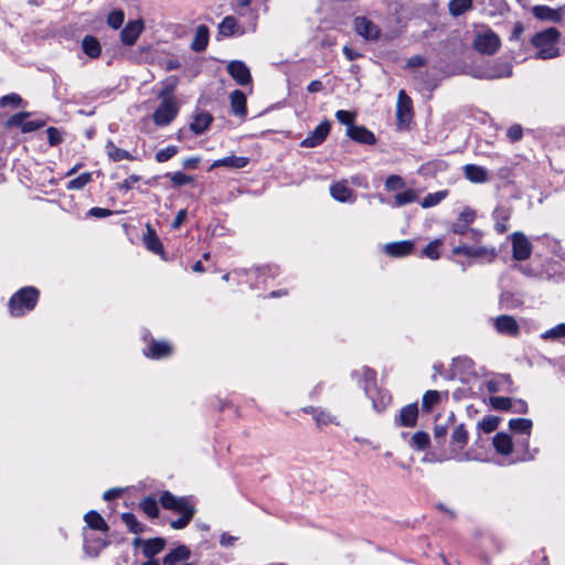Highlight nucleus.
Wrapping results in <instances>:
<instances>
[{"label":"nucleus","instance_id":"09e8293b","mask_svg":"<svg viewBox=\"0 0 565 565\" xmlns=\"http://www.w3.org/2000/svg\"><path fill=\"white\" fill-rule=\"evenodd\" d=\"M125 20V13L121 10H114L107 17V24L117 30L119 29Z\"/></svg>","mask_w":565,"mask_h":565},{"label":"nucleus","instance_id":"a211bd4d","mask_svg":"<svg viewBox=\"0 0 565 565\" xmlns=\"http://www.w3.org/2000/svg\"><path fill=\"white\" fill-rule=\"evenodd\" d=\"M244 33L245 30L233 15L225 17L218 24V34L222 36L228 38L236 34L243 35Z\"/></svg>","mask_w":565,"mask_h":565},{"label":"nucleus","instance_id":"f257e3e1","mask_svg":"<svg viewBox=\"0 0 565 565\" xmlns=\"http://www.w3.org/2000/svg\"><path fill=\"white\" fill-rule=\"evenodd\" d=\"M559 38L561 33L555 28L537 32L531 40L532 45L537 50L536 57L548 60L559 56V49L557 47Z\"/></svg>","mask_w":565,"mask_h":565},{"label":"nucleus","instance_id":"7ed1b4c3","mask_svg":"<svg viewBox=\"0 0 565 565\" xmlns=\"http://www.w3.org/2000/svg\"><path fill=\"white\" fill-rule=\"evenodd\" d=\"M179 113L174 98L161 99V104L153 111L152 119L157 126H167L173 121Z\"/></svg>","mask_w":565,"mask_h":565},{"label":"nucleus","instance_id":"e2e57ef3","mask_svg":"<svg viewBox=\"0 0 565 565\" xmlns=\"http://www.w3.org/2000/svg\"><path fill=\"white\" fill-rule=\"evenodd\" d=\"M46 135H47L49 143L51 146H56L62 141L61 132L55 127L47 128Z\"/></svg>","mask_w":565,"mask_h":565},{"label":"nucleus","instance_id":"79ce46f5","mask_svg":"<svg viewBox=\"0 0 565 565\" xmlns=\"http://www.w3.org/2000/svg\"><path fill=\"white\" fill-rule=\"evenodd\" d=\"M139 507L150 518H157L159 514V507L153 498H145L140 501Z\"/></svg>","mask_w":565,"mask_h":565},{"label":"nucleus","instance_id":"f3484780","mask_svg":"<svg viewBox=\"0 0 565 565\" xmlns=\"http://www.w3.org/2000/svg\"><path fill=\"white\" fill-rule=\"evenodd\" d=\"M415 243L413 241H401L388 243L384 246V250L392 257H403L413 253Z\"/></svg>","mask_w":565,"mask_h":565},{"label":"nucleus","instance_id":"37998d69","mask_svg":"<svg viewBox=\"0 0 565 565\" xmlns=\"http://www.w3.org/2000/svg\"><path fill=\"white\" fill-rule=\"evenodd\" d=\"M489 402L491 407L498 411H509L513 406V401L510 397L492 396Z\"/></svg>","mask_w":565,"mask_h":565},{"label":"nucleus","instance_id":"aec40b11","mask_svg":"<svg viewBox=\"0 0 565 565\" xmlns=\"http://www.w3.org/2000/svg\"><path fill=\"white\" fill-rule=\"evenodd\" d=\"M212 121L213 117L211 114L206 111H196L195 115L193 116L192 122L190 124V129L195 135H201L209 129Z\"/></svg>","mask_w":565,"mask_h":565},{"label":"nucleus","instance_id":"39448f33","mask_svg":"<svg viewBox=\"0 0 565 565\" xmlns=\"http://www.w3.org/2000/svg\"><path fill=\"white\" fill-rule=\"evenodd\" d=\"M475 218L476 212L473 210H471L470 207L463 209L460 212L457 221L452 224V232L460 235L469 232L471 237L478 241L481 237L482 233L478 230L469 228V225L475 221Z\"/></svg>","mask_w":565,"mask_h":565},{"label":"nucleus","instance_id":"0eeeda50","mask_svg":"<svg viewBox=\"0 0 565 565\" xmlns=\"http://www.w3.org/2000/svg\"><path fill=\"white\" fill-rule=\"evenodd\" d=\"M455 255H466L468 257L484 258L492 262L497 257V250L493 247L459 245L452 249Z\"/></svg>","mask_w":565,"mask_h":565},{"label":"nucleus","instance_id":"603ef678","mask_svg":"<svg viewBox=\"0 0 565 565\" xmlns=\"http://www.w3.org/2000/svg\"><path fill=\"white\" fill-rule=\"evenodd\" d=\"M412 443L419 450L426 449L429 445V435L424 431H416L412 437Z\"/></svg>","mask_w":565,"mask_h":565},{"label":"nucleus","instance_id":"c03bdc74","mask_svg":"<svg viewBox=\"0 0 565 565\" xmlns=\"http://www.w3.org/2000/svg\"><path fill=\"white\" fill-rule=\"evenodd\" d=\"M92 181V173L84 172L77 178L68 181L67 189L68 190H82L86 184Z\"/></svg>","mask_w":565,"mask_h":565},{"label":"nucleus","instance_id":"1a4fd4ad","mask_svg":"<svg viewBox=\"0 0 565 565\" xmlns=\"http://www.w3.org/2000/svg\"><path fill=\"white\" fill-rule=\"evenodd\" d=\"M330 129L331 122L329 120H323L307 138L300 142V146L303 148H313L321 145L327 139Z\"/></svg>","mask_w":565,"mask_h":565},{"label":"nucleus","instance_id":"f03ea898","mask_svg":"<svg viewBox=\"0 0 565 565\" xmlns=\"http://www.w3.org/2000/svg\"><path fill=\"white\" fill-rule=\"evenodd\" d=\"M39 298V291L34 287H24L17 291L9 301V309L12 316L20 317L31 311Z\"/></svg>","mask_w":565,"mask_h":565},{"label":"nucleus","instance_id":"2eb2a0df","mask_svg":"<svg viewBox=\"0 0 565 565\" xmlns=\"http://www.w3.org/2000/svg\"><path fill=\"white\" fill-rule=\"evenodd\" d=\"M160 503L164 509L174 511V512H182L186 510L188 508H193V504L189 501L186 498H177L169 491H164L160 495Z\"/></svg>","mask_w":565,"mask_h":565},{"label":"nucleus","instance_id":"f8f14e48","mask_svg":"<svg viewBox=\"0 0 565 565\" xmlns=\"http://www.w3.org/2000/svg\"><path fill=\"white\" fill-rule=\"evenodd\" d=\"M191 551L185 545H179L171 550L162 559V565H195L189 563Z\"/></svg>","mask_w":565,"mask_h":565},{"label":"nucleus","instance_id":"de8ad7c7","mask_svg":"<svg viewBox=\"0 0 565 565\" xmlns=\"http://www.w3.org/2000/svg\"><path fill=\"white\" fill-rule=\"evenodd\" d=\"M167 178H169L175 186H181L194 182L193 177L185 174L183 172L168 173Z\"/></svg>","mask_w":565,"mask_h":565},{"label":"nucleus","instance_id":"4d7b16f0","mask_svg":"<svg viewBox=\"0 0 565 565\" xmlns=\"http://www.w3.org/2000/svg\"><path fill=\"white\" fill-rule=\"evenodd\" d=\"M499 425V418L495 416H487L481 422H479V427L484 433H491L497 429Z\"/></svg>","mask_w":565,"mask_h":565},{"label":"nucleus","instance_id":"4be33fe9","mask_svg":"<svg viewBox=\"0 0 565 565\" xmlns=\"http://www.w3.org/2000/svg\"><path fill=\"white\" fill-rule=\"evenodd\" d=\"M231 109L235 116H246V96L243 92L235 89L230 95Z\"/></svg>","mask_w":565,"mask_h":565},{"label":"nucleus","instance_id":"e433bc0d","mask_svg":"<svg viewBox=\"0 0 565 565\" xmlns=\"http://www.w3.org/2000/svg\"><path fill=\"white\" fill-rule=\"evenodd\" d=\"M179 513L181 514L180 518L172 520L170 522L171 527H173L174 530L184 529L189 524V522L192 520V518L195 513V509H194V507L188 508L186 510L179 512Z\"/></svg>","mask_w":565,"mask_h":565},{"label":"nucleus","instance_id":"6e6d98bb","mask_svg":"<svg viewBox=\"0 0 565 565\" xmlns=\"http://www.w3.org/2000/svg\"><path fill=\"white\" fill-rule=\"evenodd\" d=\"M355 117V113L349 110H338L335 113V118L338 119V121L341 122L342 125H345L347 128L350 126H354Z\"/></svg>","mask_w":565,"mask_h":565},{"label":"nucleus","instance_id":"7c9ffc66","mask_svg":"<svg viewBox=\"0 0 565 565\" xmlns=\"http://www.w3.org/2000/svg\"><path fill=\"white\" fill-rule=\"evenodd\" d=\"M82 49L84 53L90 58H96L102 53V46L99 41L93 35H86L82 40Z\"/></svg>","mask_w":565,"mask_h":565},{"label":"nucleus","instance_id":"ea45409f","mask_svg":"<svg viewBox=\"0 0 565 565\" xmlns=\"http://www.w3.org/2000/svg\"><path fill=\"white\" fill-rule=\"evenodd\" d=\"M122 522L127 525L130 532L135 534H140L145 531V525L141 524L135 514L132 513H124L121 515Z\"/></svg>","mask_w":565,"mask_h":565},{"label":"nucleus","instance_id":"338daca9","mask_svg":"<svg viewBox=\"0 0 565 565\" xmlns=\"http://www.w3.org/2000/svg\"><path fill=\"white\" fill-rule=\"evenodd\" d=\"M139 177L136 175V174H132L130 177H128L127 179H125L120 184H119V188L120 189H124L126 191L130 190L132 188V185L139 181Z\"/></svg>","mask_w":565,"mask_h":565},{"label":"nucleus","instance_id":"a18cd8bd","mask_svg":"<svg viewBox=\"0 0 565 565\" xmlns=\"http://www.w3.org/2000/svg\"><path fill=\"white\" fill-rule=\"evenodd\" d=\"M178 84V78L175 76L168 77L163 81V89L159 93L160 99L173 98L172 93Z\"/></svg>","mask_w":565,"mask_h":565},{"label":"nucleus","instance_id":"72a5a7b5","mask_svg":"<svg viewBox=\"0 0 565 565\" xmlns=\"http://www.w3.org/2000/svg\"><path fill=\"white\" fill-rule=\"evenodd\" d=\"M108 157L113 161H121V160H132L134 157L126 150L120 149L115 146L113 141H108L106 145Z\"/></svg>","mask_w":565,"mask_h":565},{"label":"nucleus","instance_id":"c85d7f7f","mask_svg":"<svg viewBox=\"0 0 565 565\" xmlns=\"http://www.w3.org/2000/svg\"><path fill=\"white\" fill-rule=\"evenodd\" d=\"M209 29L205 25H199L195 31L194 39L191 43V49L195 52H202L206 49L209 43Z\"/></svg>","mask_w":565,"mask_h":565},{"label":"nucleus","instance_id":"a19ab883","mask_svg":"<svg viewBox=\"0 0 565 565\" xmlns=\"http://www.w3.org/2000/svg\"><path fill=\"white\" fill-rule=\"evenodd\" d=\"M448 194V191L443 190L435 193H430L427 196L423 199L420 202V205L423 209L433 207L437 204H439Z\"/></svg>","mask_w":565,"mask_h":565},{"label":"nucleus","instance_id":"20e7f679","mask_svg":"<svg viewBox=\"0 0 565 565\" xmlns=\"http://www.w3.org/2000/svg\"><path fill=\"white\" fill-rule=\"evenodd\" d=\"M475 49L482 54H494L501 46L499 36L491 30L478 33L473 40Z\"/></svg>","mask_w":565,"mask_h":565},{"label":"nucleus","instance_id":"f704fd0d","mask_svg":"<svg viewBox=\"0 0 565 565\" xmlns=\"http://www.w3.org/2000/svg\"><path fill=\"white\" fill-rule=\"evenodd\" d=\"M148 232L143 237L145 245L147 248L156 254H161L163 252V247L161 242L159 241L156 233L150 228V226L147 227Z\"/></svg>","mask_w":565,"mask_h":565},{"label":"nucleus","instance_id":"cd10ccee","mask_svg":"<svg viewBox=\"0 0 565 565\" xmlns=\"http://www.w3.org/2000/svg\"><path fill=\"white\" fill-rule=\"evenodd\" d=\"M493 446L495 450L501 455H510L513 450V443L509 434L498 433L493 437Z\"/></svg>","mask_w":565,"mask_h":565},{"label":"nucleus","instance_id":"412c9836","mask_svg":"<svg viewBox=\"0 0 565 565\" xmlns=\"http://www.w3.org/2000/svg\"><path fill=\"white\" fill-rule=\"evenodd\" d=\"M418 417L417 404L406 405L401 409L398 425L403 427H414Z\"/></svg>","mask_w":565,"mask_h":565},{"label":"nucleus","instance_id":"58836bf2","mask_svg":"<svg viewBox=\"0 0 565 565\" xmlns=\"http://www.w3.org/2000/svg\"><path fill=\"white\" fill-rule=\"evenodd\" d=\"M418 199V195L415 190L408 189L404 192L397 193L394 195V205L403 206L409 203L415 202Z\"/></svg>","mask_w":565,"mask_h":565},{"label":"nucleus","instance_id":"69168bd1","mask_svg":"<svg viewBox=\"0 0 565 565\" xmlns=\"http://www.w3.org/2000/svg\"><path fill=\"white\" fill-rule=\"evenodd\" d=\"M42 126H43V122H40V121H33V120L24 121L21 130H22V132H32V131L40 129Z\"/></svg>","mask_w":565,"mask_h":565},{"label":"nucleus","instance_id":"49530a36","mask_svg":"<svg viewBox=\"0 0 565 565\" xmlns=\"http://www.w3.org/2000/svg\"><path fill=\"white\" fill-rule=\"evenodd\" d=\"M541 338L543 340H557L565 338V323H559L554 328H551L550 330L542 333Z\"/></svg>","mask_w":565,"mask_h":565},{"label":"nucleus","instance_id":"bf43d9fd","mask_svg":"<svg viewBox=\"0 0 565 565\" xmlns=\"http://www.w3.org/2000/svg\"><path fill=\"white\" fill-rule=\"evenodd\" d=\"M28 117H29V113H25V111L18 113V114L11 116L6 121V127H8V128L20 127L22 129V126Z\"/></svg>","mask_w":565,"mask_h":565},{"label":"nucleus","instance_id":"052dcab7","mask_svg":"<svg viewBox=\"0 0 565 565\" xmlns=\"http://www.w3.org/2000/svg\"><path fill=\"white\" fill-rule=\"evenodd\" d=\"M22 103V98L18 94H9L6 96H2L0 98V107H6L11 105L12 107H18Z\"/></svg>","mask_w":565,"mask_h":565},{"label":"nucleus","instance_id":"0e129e2a","mask_svg":"<svg viewBox=\"0 0 565 565\" xmlns=\"http://www.w3.org/2000/svg\"><path fill=\"white\" fill-rule=\"evenodd\" d=\"M426 64V60L423 55H414L408 58L406 66L411 68L422 67Z\"/></svg>","mask_w":565,"mask_h":565},{"label":"nucleus","instance_id":"9b49d317","mask_svg":"<svg viewBox=\"0 0 565 565\" xmlns=\"http://www.w3.org/2000/svg\"><path fill=\"white\" fill-rule=\"evenodd\" d=\"M232 78L241 86L250 84L252 75L247 65L242 61H232L226 67Z\"/></svg>","mask_w":565,"mask_h":565},{"label":"nucleus","instance_id":"bb28decb","mask_svg":"<svg viewBox=\"0 0 565 565\" xmlns=\"http://www.w3.org/2000/svg\"><path fill=\"white\" fill-rule=\"evenodd\" d=\"M468 443V431L463 424L458 425L451 434V448L454 451H460Z\"/></svg>","mask_w":565,"mask_h":565},{"label":"nucleus","instance_id":"4c0bfd02","mask_svg":"<svg viewBox=\"0 0 565 565\" xmlns=\"http://www.w3.org/2000/svg\"><path fill=\"white\" fill-rule=\"evenodd\" d=\"M448 7L450 14L458 17L471 9L472 0H451Z\"/></svg>","mask_w":565,"mask_h":565},{"label":"nucleus","instance_id":"423d86ee","mask_svg":"<svg viewBox=\"0 0 565 565\" xmlns=\"http://www.w3.org/2000/svg\"><path fill=\"white\" fill-rule=\"evenodd\" d=\"M353 26L355 32L366 41H377L381 38V29L366 17H356Z\"/></svg>","mask_w":565,"mask_h":565},{"label":"nucleus","instance_id":"b1692460","mask_svg":"<svg viewBox=\"0 0 565 565\" xmlns=\"http://www.w3.org/2000/svg\"><path fill=\"white\" fill-rule=\"evenodd\" d=\"M249 162L247 157H237V156H228L218 160H215L212 163V169L217 167H226L230 169H242L246 167Z\"/></svg>","mask_w":565,"mask_h":565},{"label":"nucleus","instance_id":"473e14b6","mask_svg":"<svg viewBox=\"0 0 565 565\" xmlns=\"http://www.w3.org/2000/svg\"><path fill=\"white\" fill-rule=\"evenodd\" d=\"M84 519L90 529L98 530L102 532L108 531L107 523L105 522L103 516L99 513H97L96 511H89L88 513L85 514Z\"/></svg>","mask_w":565,"mask_h":565},{"label":"nucleus","instance_id":"6ab92c4d","mask_svg":"<svg viewBox=\"0 0 565 565\" xmlns=\"http://www.w3.org/2000/svg\"><path fill=\"white\" fill-rule=\"evenodd\" d=\"M331 196L339 202H353L355 199L353 190H351L345 181H340L330 186Z\"/></svg>","mask_w":565,"mask_h":565},{"label":"nucleus","instance_id":"dca6fc26","mask_svg":"<svg viewBox=\"0 0 565 565\" xmlns=\"http://www.w3.org/2000/svg\"><path fill=\"white\" fill-rule=\"evenodd\" d=\"M345 134L349 138L359 143L373 145L376 141L374 134L364 126H350L347 128Z\"/></svg>","mask_w":565,"mask_h":565},{"label":"nucleus","instance_id":"8fccbe9b","mask_svg":"<svg viewBox=\"0 0 565 565\" xmlns=\"http://www.w3.org/2000/svg\"><path fill=\"white\" fill-rule=\"evenodd\" d=\"M440 399V394L437 391H427L423 396V408L430 411Z\"/></svg>","mask_w":565,"mask_h":565},{"label":"nucleus","instance_id":"c9c22d12","mask_svg":"<svg viewBox=\"0 0 565 565\" xmlns=\"http://www.w3.org/2000/svg\"><path fill=\"white\" fill-rule=\"evenodd\" d=\"M532 425L533 423L529 418H513L509 422L511 430L526 435L531 434Z\"/></svg>","mask_w":565,"mask_h":565},{"label":"nucleus","instance_id":"5701e85b","mask_svg":"<svg viewBox=\"0 0 565 565\" xmlns=\"http://www.w3.org/2000/svg\"><path fill=\"white\" fill-rule=\"evenodd\" d=\"M533 15L539 20L558 22L562 19L561 10L552 9L547 6H534Z\"/></svg>","mask_w":565,"mask_h":565},{"label":"nucleus","instance_id":"864d4df0","mask_svg":"<svg viewBox=\"0 0 565 565\" xmlns=\"http://www.w3.org/2000/svg\"><path fill=\"white\" fill-rule=\"evenodd\" d=\"M315 420H316V424L318 427H323V426H327L329 424H337L334 422V418L333 416H331L330 413L326 412V411H322V409H319V411H315Z\"/></svg>","mask_w":565,"mask_h":565},{"label":"nucleus","instance_id":"393cba45","mask_svg":"<svg viewBox=\"0 0 565 565\" xmlns=\"http://www.w3.org/2000/svg\"><path fill=\"white\" fill-rule=\"evenodd\" d=\"M466 178L475 183H484L489 180L488 171L480 166L467 164L463 168Z\"/></svg>","mask_w":565,"mask_h":565},{"label":"nucleus","instance_id":"c756f323","mask_svg":"<svg viewBox=\"0 0 565 565\" xmlns=\"http://www.w3.org/2000/svg\"><path fill=\"white\" fill-rule=\"evenodd\" d=\"M512 74V67L509 63H494L486 71L484 77L489 79L509 77Z\"/></svg>","mask_w":565,"mask_h":565},{"label":"nucleus","instance_id":"3c124183","mask_svg":"<svg viewBox=\"0 0 565 565\" xmlns=\"http://www.w3.org/2000/svg\"><path fill=\"white\" fill-rule=\"evenodd\" d=\"M441 245V241L440 239H435L433 242H430L424 249H423V255L430 258V259H438L440 257V254H439V247Z\"/></svg>","mask_w":565,"mask_h":565},{"label":"nucleus","instance_id":"680f3d73","mask_svg":"<svg viewBox=\"0 0 565 565\" xmlns=\"http://www.w3.org/2000/svg\"><path fill=\"white\" fill-rule=\"evenodd\" d=\"M507 136L511 142L519 141L523 136V129L520 125L514 124L509 127Z\"/></svg>","mask_w":565,"mask_h":565},{"label":"nucleus","instance_id":"a878e982","mask_svg":"<svg viewBox=\"0 0 565 565\" xmlns=\"http://www.w3.org/2000/svg\"><path fill=\"white\" fill-rule=\"evenodd\" d=\"M172 349L167 341H151L146 355L152 359H161L171 353Z\"/></svg>","mask_w":565,"mask_h":565},{"label":"nucleus","instance_id":"ddd939ff","mask_svg":"<svg viewBox=\"0 0 565 565\" xmlns=\"http://www.w3.org/2000/svg\"><path fill=\"white\" fill-rule=\"evenodd\" d=\"M495 330L505 335L515 337L520 332V327L512 316L502 315L493 319Z\"/></svg>","mask_w":565,"mask_h":565},{"label":"nucleus","instance_id":"5fc2aeb1","mask_svg":"<svg viewBox=\"0 0 565 565\" xmlns=\"http://www.w3.org/2000/svg\"><path fill=\"white\" fill-rule=\"evenodd\" d=\"M405 186V182L402 177L397 174L390 175L385 181V189L387 191H396L403 189Z\"/></svg>","mask_w":565,"mask_h":565},{"label":"nucleus","instance_id":"9d476101","mask_svg":"<svg viewBox=\"0 0 565 565\" xmlns=\"http://www.w3.org/2000/svg\"><path fill=\"white\" fill-rule=\"evenodd\" d=\"M511 238L513 247V258L516 260L527 259L532 253V244L530 243L527 237L520 232H515Z\"/></svg>","mask_w":565,"mask_h":565},{"label":"nucleus","instance_id":"4468645a","mask_svg":"<svg viewBox=\"0 0 565 565\" xmlns=\"http://www.w3.org/2000/svg\"><path fill=\"white\" fill-rule=\"evenodd\" d=\"M145 29L141 20L129 21L120 33L121 43L134 45Z\"/></svg>","mask_w":565,"mask_h":565},{"label":"nucleus","instance_id":"774afa93","mask_svg":"<svg viewBox=\"0 0 565 565\" xmlns=\"http://www.w3.org/2000/svg\"><path fill=\"white\" fill-rule=\"evenodd\" d=\"M511 409L518 414H526L527 413V404L523 399H518V401L513 402V406Z\"/></svg>","mask_w":565,"mask_h":565},{"label":"nucleus","instance_id":"2f4dec72","mask_svg":"<svg viewBox=\"0 0 565 565\" xmlns=\"http://www.w3.org/2000/svg\"><path fill=\"white\" fill-rule=\"evenodd\" d=\"M166 545V541L161 537H154L150 540H146L143 542L142 553L146 557L151 558L152 556L159 554Z\"/></svg>","mask_w":565,"mask_h":565},{"label":"nucleus","instance_id":"6e6552de","mask_svg":"<svg viewBox=\"0 0 565 565\" xmlns=\"http://www.w3.org/2000/svg\"><path fill=\"white\" fill-rule=\"evenodd\" d=\"M396 118L401 126L411 122L413 118V103L404 89L397 95Z\"/></svg>","mask_w":565,"mask_h":565},{"label":"nucleus","instance_id":"13d9d810","mask_svg":"<svg viewBox=\"0 0 565 565\" xmlns=\"http://www.w3.org/2000/svg\"><path fill=\"white\" fill-rule=\"evenodd\" d=\"M178 153V148L175 146H169L164 149L159 150L156 153V160L158 162H166L170 160L172 157H174Z\"/></svg>","mask_w":565,"mask_h":565}]
</instances>
